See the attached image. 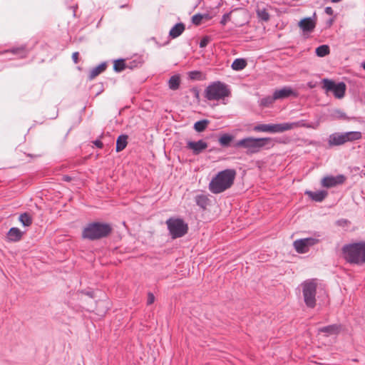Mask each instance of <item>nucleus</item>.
<instances>
[{
	"label": "nucleus",
	"instance_id": "19",
	"mask_svg": "<svg viewBox=\"0 0 365 365\" xmlns=\"http://www.w3.org/2000/svg\"><path fill=\"white\" fill-rule=\"evenodd\" d=\"M304 194L311 198L313 201L320 202H322L327 196L328 192L326 190H318L315 192L306 190Z\"/></svg>",
	"mask_w": 365,
	"mask_h": 365
},
{
	"label": "nucleus",
	"instance_id": "6",
	"mask_svg": "<svg viewBox=\"0 0 365 365\" xmlns=\"http://www.w3.org/2000/svg\"><path fill=\"white\" fill-rule=\"evenodd\" d=\"M361 137V133L359 131L336 132L329 135L328 144L330 147L341 145L347 142H353L359 140Z\"/></svg>",
	"mask_w": 365,
	"mask_h": 365
},
{
	"label": "nucleus",
	"instance_id": "50",
	"mask_svg": "<svg viewBox=\"0 0 365 365\" xmlns=\"http://www.w3.org/2000/svg\"><path fill=\"white\" fill-rule=\"evenodd\" d=\"M56 117H57V115H56V116L51 117V119H54V118H56Z\"/></svg>",
	"mask_w": 365,
	"mask_h": 365
},
{
	"label": "nucleus",
	"instance_id": "46",
	"mask_svg": "<svg viewBox=\"0 0 365 365\" xmlns=\"http://www.w3.org/2000/svg\"><path fill=\"white\" fill-rule=\"evenodd\" d=\"M317 83L315 81H309L307 83V87L311 89L315 88L317 86Z\"/></svg>",
	"mask_w": 365,
	"mask_h": 365
},
{
	"label": "nucleus",
	"instance_id": "38",
	"mask_svg": "<svg viewBox=\"0 0 365 365\" xmlns=\"http://www.w3.org/2000/svg\"><path fill=\"white\" fill-rule=\"evenodd\" d=\"M210 40L211 39H210V36H203L199 43L200 48L206 47L207 46V44L210 43Z\"/></svg>",
	"mask_w": 365,
	"mask_h": 365
},
{
	"label": "nucleus",
	"instance_id": "33",
	"mask_svg": "<svg viewBox=\"0 0 365 365\" xmlns=\"http://www.w3.org/2000/svg\"><path fill=\"white\" fill-rule=\"evenodd\" d=\"M209 120L207 119L198 120L195 123L194 129L199 133L203 132L207 128Z\"/></svg>",
	"mask_w": 365,
	"mask_h": 365
},
{
	"label": "nucleus",
	"instance_id": "24",
	"mask_svg": "<svg viewBox=\"0 0 365 365\" xmlns=\"http://www.w3.org/2000/svg\"><path fill=\"white\" fill-rule=\"evenodd\" d=\"M234 140V136L229 133H223L218 138V142L222 147L228 148Z\"/></svg>",
	"mask_w": 365,
	"mask_h": 365
},
{
	"label": "nucleus",
	"instance_id": "32",
	"mask_svg": "<svg viewBox=\"0 0 365 365\" xmlns=\"http://www.w3.org/2000/svg\"><path fill=\"white\" fill-rule=\"evenodd\" d=\"M275 101L276 98H274V94L272 96H265L259 101V106L263 108L269 107L274 103Z\"/></svg>",
	"mask_w": 365,
	"mask_h": 365
},
{
	"label": "nucleus",
	"instance_id": "30",
	"mask_svg": "<svg viewBox=\"0 0 365 365\" xmlns=\"http://www.w3.org/2000/svg\"><path fill=\"white\" fill-rule=\"evenodd\" d=\"M19 220L24 227L30 226L33 222L31 215L28 212L21 213L19 217Z\"/></svg>",
	"mask_w": 365,
	"mask_h": 365
},
{
	"label": "nucleus",
	"instance_id": "7",
	"mask_svg": "<svg viewBox=\"0 0 365 365\" xmlns=\"http://www.w3.org/2000/svg\"><path fill=\"white\" fill-rule=\"evenodd\" d=\"M166 225L172 239L182 237L188 231V225L182 218L170 217L166 220Z\"/></svg>",
	"mask_w": 365,
	"mask_h": 365
},
{
	"label": "nucleus",
	"instance_id": "12",
	"mask_svg": "<svg viewBox=\"0 0 365 365\" xmlns=\"http://www.w3.org/2000/svg\"><path fill=\"white\" fill-rule=\"evenodd\" d=\"M207 146V143L202 139L197 141L187 140L186 142V148L191 150L194 155L201 154Z\"/></svg>",
	"mask_w": 365,
	"mask_h": 365
},
{
	"label": "nucleus",
	"instance_id": "3",
	"mask_svg": "<svg viewBox=\"0 0 365 365\" xmlns=\"http://www.w3.org/2000/svg\"><path fill=\"white\" fill-rule=\"evenodd\" d=\"M235 176L236 171L234 169H225L220 171L210 182V191L213 194H219L225 191L233 185Z\"/></svg>",
	"mask_w": 365,
	"mask_h": 365
},
{
	"label": "nucleus",
	"instance_id": "2",
	"mask_svg": "<svg viewBox=\"0 0 365 365\" xmlns=\"http://www.w3.org/2000/svg\"><path fill=\"white\" fill-rule=\"evenodd\" d=\"M341 254L344 260L351 264H365V241L344 245L341 248Z\"/></svg>",
	"mask_w": 365,
	"mask_h": 365
},
{
	"label": "nucleus",
	"instance_id": "9",
	"mask_svg": "<svg viewBox=\"0 0 365 365\" xmlns=\"http://www.w3.org/2000/svg\"><path fill=\"white\" fill-rule=\"evenodd\" d=\"M323 235L320 232H314L312 237L297 240L294 242V247L299 254L308 252L309 247L319 243L323 240Z\"/></svg>",
	"mask_w": 365,
	"mask_h": 365
},
{
	"label": "nucleus",
	"instance_id": "43",
	"mask_svg": "<svg viewBox=\"0 0 365 365\" xmlns=\"http://www.w3.org/2000/svg\"><path fill=\"white\" fill-rule=\"evenodd\" d=\"M93 144L98 148H102L103 147V143L98 140L96 139L93 141Z\"/></svg>",
	"mask_w": 365,
	"mask_h": 365
},
{
	"label": "nucleus",
	"instance_id": "10",
	"mask_svg": "<svg viewBox=\"0 0 365 365\" xmlns=\"http://www.w3.org/2000/svg\"><path fill=\"white\" fill-rule=\"evenodd\" d=\"M322 83V88L327 93L331 92L336 98H341L344 96L346 84L344 82L336 83L333 80L324 78Z\"/></svg>",
	"mask_w": 365,
	"mask_h": 365
},
{
	"label": "nucleus",
	"instance_id": "23",
	"mask_svg": "<svg viewBox=\"0 0 365 365\" xmlns=\"http://www.w3.org/2000/svg\"><path fill=\"white\" fill-rule=\"evenodd\" d=\"M107 68V63L106 61L102 62L97 66L93 68L90 73L88 78L90 80L93 79L95 77L103 73Z\"/></svg>",
	"mask_w": 365,
	"mask_h": 365
},
{
	"label": "nucleus",
	"instance_id": "26",
	"mask_svg": "<svg viewBox=\"0 0 365 365\" xmlns=\"http://www.w3.org/2000/svg\"><path fill=\"white\" fill-rule=\"evenodd\" d=\"M144 63V60L142 56H136L132 60L127 62V66L129 69H135L142 66Z\"/></svg>",
	"mask_w": 365,
	"mask_h": 365
},
{
	"label": "nucleus",
	"instance_id": "44",
	"mask_svg": "<svg viewBox=\"0 0 365 365\" xmlns=\"http://www.w3.org/2000/svg\"><path fill=\"white\" fill-rule=\"evenodd\" d=\"M78 56H79V53L77 51L73 53V54H72V59L75 63H77L78 61Z\"/></svg>",
	"mask_w": 365,
	"mask_h": 365
},
{
	"label": "nucleus",
	"instance_id": "17",
	"mask_svg": "<svg viewBox=\"0 0 365 365\" xmlns=\"http://www.w3.org/2000/svg\"><path fill=\"white\" fill-rule=\"evenodd\" d=\"M29 53V49L25 46L22 45L19 47H13L9 50L4 51L2 53H11L13 56L19 58H26Z\"/></svg>",
	"mask_w": 365,
	"mask_h": 365
},
{
	"label": "nucleus",
	"instance_id": "14",
	"mask_svg": "<svg viewBox=\"0 0 365 365\" xmlns=\"http://www.w3.org/2000/svg\"><path fill=\"white\" fill-rule=\"evenodd\" d=\"M316 12H314L312 17H306L301 19L299 23V27L304 32H312L316 26Z\"/></svg>",
	"mask_w": 365,
	"mask_h": 365
},
{
	"label": "nucleus",
	"instance_id": "11",
	"mask_svg": "<svg viewBox=\"0 0 365 365\" xmlns=\"http://www.w3.org/2000/svg\"><path fill=\"white\" fill-rule=\"evenodd\" d=\"M255 132H264L270 133H280L286 130L285 123L276 124H258L254 126Z\"/></svg>",
	"mask_w": 365,
	"mask_h": 365
},
{
	"label": "nucleus",
	"instance_id": "36",
	"mask_svg": "<svg viewBox=\"0 0 365 365\" xmlns=\"http://www.w3.org/2000/svg\"><path fill=\"white\" fill-rule=\"evenodd\" d=\"M204 17L203 14H196L192 17V22L193 24L198 26L201 24L202 20Z\"/></svg>",
	"mask_w": 365,
	"mask_h": 365
},
{
	"label": "nucleus",
	"instance_id": "39",
	"mask_svg": "<svg viewBox=\"0 0 365 365\" xmlns=\"http://www.w3.org/2000/svg\"><path fill=\"white\" fill-rule=\"evenodd\" d=\"M190 92L193 95L197 102L200 101V91L197 87H192L190 89Z\"/></svg>",
	"mask_w": 365,
	"mask_h": 365
},
{
	"label": "nucleus",
	"instance_id": "41",
	"mask_svg": "<svg viewBox=\"0 0 365 365\" xmlns=\"http://www.w3.org/2000/svg\"><path fill=\"white\" fill-rule=\"evenodd\" d=\"M155 302V296L152 292H148L147 304L150 305Z\"/></svg>",
	"mask_w": 365,
	"mask_h": 365
},
{
	"label": "nucleus",
	"instance_id": "42",
	"mask_svg": "<svg viewBox=\"0 0 365 365\" xmlns=\"http://www.w3.org/2000/svg\"><path fill=\"white\" fill-rule=\"evenodd\" d=\"M229 18H230V13L223 14V16H222V19L220 20V24L222 25H225L227 24V21Z\"/></svg>",
	"mask_w": 365,
	"mask_h": 365
},
{
	"label": "nucleus",
	"instance_id": "20",
	"mask_svg": "<svg viewBox=\"0 0 365 365\" xmlns=\"http://www.w3.org/2000/svg\"><path fill=\"white\" fill-rule=\"evenodd\" d=\"M285 125H286V130H292V129H293L294 128H297V127H303V128H314L312 123H307V120H303V119L299 120L298 121L292 122V123L286 122Z\"/></svg>",
	"mask_w": 365,
	"mask_h": 365
},
{
	"label": "nucleus",
	"instance_id": "15",
	"mask_svg": "<svg viewBox=\"0 0 365 365\" xmlns=\"http://www.w3.org/2000/svg\"><path fill=\"white\" fill-rule=\"evenodd\" d=\"M274 98L276 100L288 98L291 96L297 98L298 93L293 90L291 87L284 86L280 89H277L274 91Z\"/></svg>",
	"mask_w": 365,
	"mask_h": 365
},
{
	"label": "nucleus",
	"instance_id": "8",
	"mask_svg": "<svg viewBox=\"0 0 365 365\" xmlns=\"http://www.w3.org/2000/svg\"><path fill=\"white\" fill-rule=\"evenodd\" d=\"M317 283L314 279L306 280L302 284L304 302L308 308L316 306Z\"/></svg>",
	"mask_w": 365,
	"mask_h": 365
},
{
	"label": "nucleus",
	"instance_id": "47",
	"mask_svg": "<svg viewBox=\"0 0 365 365\" xmlns=\"http://www.w3.org/2000/svg\"><path fill=\"white\" fill-rule=\"evenodd\" d=\"M72 177L68 175H64L62 176V180L64 181V182H71L72 180Z\"/></svg>",
	"mask_w": 365,
	"mask_h": 365
},
{
	"label": "nucleus",
	"instance_id": "16",
	"mask_svg": "<svg viewBox=\"0 0 365 365\" xmlns=\"http://www.w3.org/2000/svg\"><path fill=\"white\" fill-rule=\"evenodd\" d=\"M342 330V325L340 324H333L328 326L319 328V333H324L325 336L338 335Z\"/></svg>",
	"mask_w": 365,
	"mask_h": 365
},
{
	"label": "nucleus",
	"instance_id": "45",
	"mask_svg": "<svg viewBox=\"0 0 365 365\" xmlns=\"http://www.w3.org/2000/svg\"><path fill=\"white\" fill-rule=\"evenodd\" d=\"M324 12L330 16L334 14V11L331 6H327L324 9Z\"/></svg>",
	"mask_w": 365,
	"mask_h": 365
},
{
	"label": "nucleus",
	"instance_id": "35",
	"mask_svg": "<svg viewBox=\"0 0 365 365\" xmlns=\"http://www.w3.org/2000/svg\"><path fill=\"white\" fill-rule=\"evenodd\" d=\"M257 14L259 19L264 21H267L269 19V14L267 12L266 9H257Z\"/></svg>",
	"mask_w": 365,
	"mask_h": 365
},
{
	"label": "nucleus",
	"instance_id": "34",
	"mask_svg": "<svg viewBox=\"0 0 365 365\" xmlns=\"http://www.w3.org/2000/svg\"><path fill=\"white\" fill-rule=\"evenodd\" d=\"M187 76L191 81H202L205 78L203 73L197 70L189 71Z\"/></svg>",
	"mask_w": 365,
	"mask_h": 365
},
{
	"label": "nucleus",
	"instance_id": "31",
	"mask_svg": "<svg viewBox=\"0 0 365 365\" xmlns=\"http://www.w3.org/2000/svg\"><path fill=\"white\" fill-rule=\"evenodd\" d=\"M330 48L327 44L320 45L315 49V53L319 57H324L329 54Z\"/></svg>",
	"mask_w": 365,
	"mask_h": 365
},
{
	"label": "nucleus",
	"instance_id": "4",
	"mask_svg": "<svg viewBox=\"0 0 365 365\" xmlns=\"http://www.w3.org/2000/svg\"><path fill=\"white\" fill-rule=\"evenodd\" d=\"M112 231L110 224L95 221L88 223L83 227L81 236L83 239L95 241L108 237Z\"/></svg>",
	"mask_w": 365,
	"mask_h": 365
},
{
	"label": "nucleus",
	"instance_id": "1",
	"mask_svg": "<svg viewBox=\"0 0 365 365\" xmlns=\"http://www.w3.org/2000/svg\"><path fill=\"white\" fill-rule=\"evenodd\" d=\"M235 148H244L247 155H253L260 152L263 148L270 149L274 146L272 139L269 137L254 138L246 137L234 143Z\"/></svg>",
	"mask_w": 365,
	"mask_h": 365
},
{
	"label": "nucleus",
	"instance_id": "27",
	"mask_svg": "<svg viewBox=\"0 0 365 365\" xmlns=\"http://www.w3.org/2000/svg\"><path fill=\"white\" fill-rule=\"evenodd\" d=\"M247 65V61L245 58H239L233 61L231 65V68L234 71H242Z\"/></svg>",
	"mask_w": 365,
	"mask_h": 365
},
{
	"label": "nucleus",
	"instance_id": "13",
	"mask_svg": "<svg viewBox=\"0 0 365 365\" xmlns=\"http://www.w3.org/2000/svg\"><path fill=\"white\" fill-rule=\"evenodd\" d=\"M346 180V177L339 174L336 176H326L322 180V185L327 188L335 187L338 185L343 184Z\"/></svg>",
	"mask_w": 365,
	"mask_h": 365
},
{
	"label": "nucleus",
	"instance_id": "40",
	"mask_svg": "<svg viewBox=\"0 0 365 365\" xmlns=\"http://www.w3.org/2000/svg\"><path fill=\"white\" fill-rule=\"evenodd\" d=\"M79 292L89 297L90 298L95 297V294L92 289H82V290L79 291Z\"/></svg>",
	"mask_w": 365,
	"mask_h": 365
},
{
	"label": "nucleus",
	"instance_id": "22",
	"mask_svg": "<svg viewBox=\"0 0 365 365\" xmlns=\"http://www.w3.org/2000/svg\"><path fill=\"white\" fill-rule=\"evenodd\" d=\"M195 202L199 207L204 210L209 205L210 199L207 195L204 194H200L195 197Z\"/></svg>",
	"mask_w": 365,
	"mask_h": 365
},
{
	"label": "nucleus",
	"instance_id": "21",
	"mask_svg": "<svg viewBox=\"0 0 365 365\" xmlns=\"http://www.w3.org/2000/svg\"><path fill=\"white\" fill-rule=\"evenodd\" d=\"M185 24L182 22L175 24L170 30L169 36L171 38H175L180 36L185 31Z\"/></svg>",
	"mask_w": 365,
	"mask_h": 365
},
{
	"label": "nucleus",
	"instance_id": "37",
	"mask_svg": "<svg viewBox=\"0 0 365 365\" xmlns=\"http://www.w3.org/2000/svg\"><path fill=\"white\" fill-rule=\"evenodd\" d=\"M334 115L336 118H338V119H343V120L348 119L346 114L344 112H343L341 110H339V109L334 110Z\"/></svg>",
	"mask_w": 365,
	"mask_h": 365
},
{
	"label": "nucleus",
	"instance_id": "49",
	"mask_svg": "<svg viewBox=\"0 0 365 365\" xmlns=\"http://www.w3.org/2000/svg\"><path fill=\"white\" fill-rule=\"evenodd\" d=\"M128 4H123V5H121L120 7V8H125V7H128Z\"/></svg>",
	"mask_w": 365,
	"mask_h": 365
},
{
	"label": "nucleus",
	"instance_id": "28",
	"mask_svg": "<svg viewBox=\"0 0 365 365\" xmlns=\"http://www.w3.org/2000/svg\"><path fill=\"white\" fill-rule=\"evenodd\" d=\"M128 68L127 62L123 58H118L113 61V70L116 73H120Z\"/></svg>",
	"mask_w": 365,
	"mask_h": 365
},
{
	"label": "nucleus",
	"instance_id": "5",
	"mask_svg": "<svg viewBox=\"0 0 365 365\" xmlns=\"http://www.w3.org/2000/svg\"><path fill=\"white\" fill-rule=\"evenodd\" d=\"M204 93L205 98L208 101H219L230 95L228 86L219 81H214L208 85Z\"/></svg>",
	"mask_w": 365,
	"mask_h": 365
},
{
	"label": "nucleus",
	"instance_id": "29",
	"mask_svg": "<svg viewBox=\"0 0 365 365\" xmlns=\"http://www.w3.org/2000/svg\"><path fill=\"white\" fill-rule=\"evenodd\" d=\"M180 84V78L179 75L172 76L168 81V87L173 91H176L179 88Z\"/></svg>",
	"mask_w": 365,
	"mask_h": 365
},
{
	"label": "nucleus",
	"instance_id": "25",
	"mask_svg": "<svg viewBox=\"0 0 365 365\" xmlns=\"http://www.w3.org/2000/svg\"><path fill=\"white\" fill-rule=\"evenodd\" d=\"M128 135L125 134L120 135L116 140L115 150L120 152L125 148L128 144Z\"/></svg>",
	"mask_w": 365,
	"mask_h": 365
},
{
	"label": "nucleus",
	"instance_id": "48",
	"mask_svg": "<svg viewBox=\"0 0 365 365\" xmlns=\"http://www.w3.org/2000/svg\"><path fill=\"white\" fill-rule=\"evenodd\" d=\"M333 22H334V19L333 18H331L329 19L327 22V24L329 26H331L332 24H333Z\"/></svg>",
	"mask_w": 365,
	"mask_h": 365
},
{
	"label": "nucleus",
	"instance_id": "18",
	"mask_svg": "<svg viewBox=\"0 0 365 365\" xmlns=\"http://www.w3.org/2000/svg\"><path fill=\"white\" fill-rule=\"evenodd\" d=\"M24 232L18 227H13L6 234V241L11 242H19L21 240Z\"/></svg>",
	"mask_w": 365,
	"mask_h": 365
}]
</instances>
